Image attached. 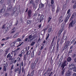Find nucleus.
<instances>
[{
    "label": "nucleus",
    "instance_id": "f3484780",
    "mask_svg": "<svg viewBox=\"0 0 76 76\" xmlns=\"http://www.w3.org/2000/svg\"><path fill=\"white\" fill-rule=\"evenodd\" d=\"M29 48H28L27 52L26 53V55H30V54L31 53V50H28Z\"/></svg>",
    "mask_w": 76,
    "mask_h": 76
},
{
    "label": "nucleus",
    "instance_id": "dca6fc26",
    "mask_svg": "<svg viewBox=\"0 0 76 76\" xmlns=\"http://www.w3.org/2000/svg\"><path fill=\"white\" fill-rule=\"evenodd\" d=\"M60 7H57V9L56 11V13H58L59 12V11H60Z\"/></svg>",
    "mask_w": 76,
    "mask_h": 76
},
{
    "label": "nucleus",
    "instance_id": "5fc2aeb1",
    "mask_svg": "<svg viewBox=\"0 0 76 76\" xmlns=\"http://www.w3.org/2000/svg\"><path fill=\"white\" fill-rule=\"evenodd\" d=\"M73 69L74 72H76V67H75L74 66V67Z\"/></svg>",
    "mask_w": 76,
    "mask_h": 76
},
{
    "label": "nucleus",
    "instance_id": "49530a36",
    "mask_svg": "<svg viewBox=\"0 0 76 76\" xmlns=\"http://www.w3.org/2000/svg\"><path fill=\"white\" fill-rule=\"evenodd\" d=\"M18 56L19 57H20V58H21V57H22V53H20V54H19L18 55Z\"/></svg>",
    "mask_w": 76,
    "mask_h": 76
},
{
    "label": "nucleus",
    "instance_id": "13d9d810",
    "mask_svg": "<svg viewBox=\"0 0 76 76\" xmlns=\"http://www.w3.org/2000/svg\"><path fill=\"white\" fill-rule=\"evenodd\" d=\"M15 31H16L15 30H14L13 31H11L10 34H13V33H15Z\"/></svg>",
    "mask_w": 76,
    "mask_h": 76
},
{
    "label": "nucleus",
    "instance_id": "aec40b11",
    "mask_svg": "<svg viewBox=\"0 0 76 76\" xmlns=\"http://www.w3.org/2000/svg\"><path fill=\"white\" fill-rule=\"evenodd\" d=\"M35 65L34 64H32L31 65V68H32V69H34V68L35 67Z\"/></svg>",
    "mask_w": 76,
    "mask_h": 76
},
{
    "label": "nucleus",
    "instance_id": "a18cd8bd",
    "mask_svg": "<svg viewBox=\"0 0 76 76\" xmlns=\"http://www.w3.org/2000/svg\"><path fill=\"white\" fill-rule=\"evenodd\" d=\"M19 68L16 69L15 70V72H16L17 71H19Z\"/></svg>",
    "mask_w": 76,
    "mask_h": 76
},
{
    "label": "nucleus",
    "instance_id": "cd10ccee",
    "mask_svg": "<svg viewBox=\"0 0 76 76\" xmlns=\"http://www.w3.org/2000/svg\"><path fill=\"white\" fill-rule=\"evenodd\" d=\"M10 15V14L9 13H5L4 15V16L5 17H7V16H9Z\"/></svg>",
    "mask_w": 76,
    "mask_h": 76
},
{
    "label": "nucleus",
    "instance_id": "72a5a7b5",
    "mask_svg": "<svg viewBox=\"0 0 76 76\" xmlns=\"http://www.w3.org/2000/svg\"><path fill=\"white\" fill-rule=\"evenodd\" d=\"M21 65L22 67L23 66V61L22 62L21 64H19L20 67H21Z\"/></svg>",
    "mask_w": 76,
    "mask_h": 76
},
{
    "label": "nucleus",
    "instance_id": "6e6552de",
    "mask_svg": "<svg viewBox=\"0 0 76 76\" xmlns=\"http://www.w3.org/2000/svg\"><path fill=\"white\" fill-rule=\"evenodd\" d=\"M7 58H9V60H12V56H11L10 54L9 53L7 55Z\"/></svg>",
    "mask_w": 76,
    "mask_h": 76
},
{
    "label": "nucleus",
    "instance_id": "09e8293b",
    "mask_svg": "<svg viewBox=\"0 0 76 76\" xmlns=\"http://www.w3.org/2000/svg\"><path fill=\"white\" fill-rule=\"evenodd\" d=\"M32 35H30L28 36V39H32Z\"/></svg>",
    "mask_w": 76,
    "mask_h": 76
},
{
    "label": "nucleus",
    "instance_id": "338daca9",
    "mask_svg": "<svg viewBox=\"0 0 76 76\" xmlns=\"http://www.w3.org/2000/svg\"><path fill=\"white\" fill-rule=\"evenodd\" d=\"M24 53V51L22 50L21 53V54H23V53Z\"/></svg>",
    "mask_w": 76,
    "mask_h": 76
},
{
    "label": "nucleus",
    "instance_id": "864d4df0",
    "mask_svg": "<svg viewBox=\"0 0 76 76\" xmlns=\"http://www.w3.org/2000/svg\"><path fill=\"white\" fill-rule=\"evenodd\" d=\"M15 11L13 12V13H11V15L13 16V15H15Z\"/></svg>",
    "mask_w": 76,
    "mask_h": 76
},
{
    "label": "nucleus",
    "instance_id": "9d476101",
    "mask_svg": "<svg viewBox=\"0 0 76 76\" xmlns=\"http://www.w3.org/2000/svg\"><path fill=\"white\" fill-rule=\"evenodd\" d=\"M66 76H71V72L70 71H68L65 74Z\"/></svg>",
    "mask_w": 76,
    "mask_h": 76
},
{
    "label": "nucleus",
    "instance_id": "c756f323",
    "mask_svg": "<svg viewBox=\"0 0 76 76\" xmlns=\"http://www.w3.org/2000/svg\"><path fill=\"white\" fill-rule=\"evenodd\" d=\"M72 60V58L70 57H68L67 59V61H70Z\"/></svg>",
    "mask_w": 76,
    "mask_h": 76
},
{
    "label": "nucleus",
    "instance_id": "7c9ffc66",
    "mask_svg": "<svg viewBox=\"0 0 76 76\" xmlns=\"http://www.w3.org/2000/svg\"><path fill=\"white\" fill-rule=\"evenodd\" d=\"M17 42H20V41H22V39L18 38L17 39Z\"/></svg>",
    "mask_w": 76,
    "mask_h": 76
},
{
    "label": "nucleus",
    "instance_id": "4be33fe9",
    "mask_svg": "<svg viewBox=\"0 0 76 76\" xmlns=\"http://www.w3.org/2000/svg\"><path fill=\"white\" fill-rule=\"evenodd\" d=\"M44 5L43 4H40L39 5V7L40 9L44 7Z\"/></svg>",
    "mask_w": 76,
    "mask_h": 76
},
{
    "label": "nucleus",
    "instance_id": "2f4dec72",
    "mask_svg": "<svg viewBox=\"0 0 76 76\" xmlns=\"http://www.w3.org/2000/svg\"><path fill=\"white\" fill-rule=\"evenodd\" d=\"M49 37H50V34H48L47 37L45 39V40H47V39H48V38H49Z\"/></svg>",
    "mask_w": 76,
    "mask_h": 76
},
{
    "label": "nucleus",
    "instance_id": "e2e57ef3",
    "mask_svg": "<svg viewBox=\"0 0 76 76\" xmlns=\"http://www.w3.org/2000/svg\"><path fill=\"white\" fill-rule=\"evenodd\" d=\"M0 2L1 3H3V2H4L3 0H0Z\"/></svg>",
    "mask_w": 76,
    "mask_h": 76
},
{
    "label": "nucleus",
    "instance_id": "69168bd1",
    "mask_svg": "<svg viewBox=\"0 0 76 76\" xmlns=\"http://www.w3.org/2000/svg\"><path fill=\"white\" fill-rule=\"evenodd\" d=\"M26 60V54H25L24 56V60Z\"/></svg>",
    "mask_w": 76,
    "mask_h": 76
},
{
    "label": "nucleus",
    "instance_id": "5701e85b",
    "mask_svg": "<svg viewBox=\"0 0 76 76\" xmlns=\"http://www.w3.org/2000/svg\"><path fill=\"white\" fill-rule=\"evenodd\" d=\"M30 3L32 4L33 6H35V3L34 2V1L32 0H31L30 1Z\"/></svg>",
    "mask_w": 76,
    "mask_h": 76
},
{
    "label": "nucleus",
    "instance_id": "603ef678",
    "mask_svg": "<svg viewBox=\"0 0 76 76\" xmlns=\"http://www.w3.org/2000/svg\"><path fill=\"white\" fill-rule=\"evenodd\" d=\"M64 29V28H61L60 31H61L62 32H63Z\"/></svg>",
    "mask_w": 76,
    "mask_h": 76
},
{
    "label": "nucleus",
    "instance_id": "c9c22d12",
    "mask_svg": "<svg viewBox=\"0 0 76 76\" xmlns=\"http://www.w3.org/2000/svg\"><path fill=\"white\" fill-rule=\"evenodd\" d=\"M51 30H52V28H49L48 30V33H50L51 32Z\"/></svg>",
    "mask_w": 76,
    "mask_h": 76
},
{
    "label": "nucleus",
    "instance_id": "412c9836",
    "mask_svg": "<svg viewBox=\"0 0 76 76\" xmlns=\"http://www.w3.org/2000/svg\"><path fill=\"white\" fill-rule=\"evenodd\" d=\"M17 61H19H19H20L22 60V59L21 58L18 57L17 58Z\"/></svg>",
    "mask_w": 76,
    "mask_h": 76
},
{
    "label": "nucleus",
    "instance_id": "de8ad7c7",
    "mask_svg": "<svg viewBox=\"0 0 76 76\" xmlns=\"http://www.w3.org/2000/svg\"><path fill=\"white\" fill-rule=\"evenodd\" d=\"M42 46L41 47V48H40V50H42V49H43V48H44V45H42Z\"/></svg>",
    "mask_w": 76,
    "mask_h": 76
},
{
    "label": "nucleus",
    "instance_id": "c03bdc74",
    "mask_svg": "<svg viewBox=\"0 0 76 76\" xmlns=\"http://www.w3.org/2000/svg\"><path fill=\"white\" fill-rule=\"evenodd\" d=\"M15 53V51H12V52H11L10 53L11 55H12V56H13V53Z\"/></svg>",
    "mask_w": 76,
    "mask_h": 76
},
{
    "label": "nucleus",
    "instance_id": "39448f33",
    "mask_svg": "<svg viewBox=\"0 0 76 76\" xmlns=\"http://www.w3.org/2000/svg\"><path fill=\"white\" fill-rule=\"evenodd\" d=\"M75 67V65L74 64H72L69 65L68 67L69 69L70 70H72Z\"/></svg>",
    "mask_w": 76,
    "mask_h": 76
},
{
    "label": "nucleus",
    "instance_id": "bf43d9fd",
    "mask_svg": "<svg viewBox=\"0 0 76 76\" xmlns=\"http://www.w3.org/2000/svg\"><path fill=\"white\" fill-rule=\"evenodd\" d=\"M67 47H68V45H66L64 48L65 49H66V48H67Z\"/></svg>",
    "mask_w": 76,
    "mask_h": 76
},
{
    "label": "nucleus",
    "instance_id": "4c0bfd02",
    "mask_svg": "<svg viewBox=\"0 0 76 76\" xmlns=\"http://www.w3.org/2000/svg\"><path fill=\"white\" fill-rule=\"evenodd\" d=\"M27 23L28 24H31V20H27Z\"/></svg>",
    "mask_w": 76,
    "mask_h": 76
},
{
    "label": "nucleus",
    "instance_id": "f704fd0d",
    "mask_svg": "<svg viewBox=\"0 0 76 76\" xmlns=\"http://www.w3.org/2000/svg\"><path fill=\"white\" fill-rule=\"evenodd\" d=\"M62 32V31H61L59 30V32L58 33V37H60V34H61Z\"/></svg>",
    "mask_w": 76,
    "mask_h": 76
},
{
    "label": "nucleus",
    "instance_id": "7ed1b4c3",
    "mask_svg": "<svg viewBox=\"0 0 76 76\" xmlns=\"http://www.w3.org/2000/svg\"><path fill=\"white\" fill-rule=\"evenodd\" d=\"M32 11L31 10H29L28 12V18H31V14H32Z\"/></svg>",
    "mask_w": 76,
    "mask_h": 76
},
{
    "label": "nucleus",
    "instance_id": "a878e982",
    "mask_svg": "<svg viewBox=\"0 0 76 76\" xmlns=\"http://www.w3.org/2000/svg\"><path fill=\"white\" fill-rule=\"evenodd\" d=\"M22 73H25V70H24V68L23 66V67L22 68Z\"/></svg>",
    "mask_w": 76,
    "mask_h": 76
},
{
    "label": "nucleus",
    "instance_id": "20e7f679",
    "mask_svg": "<svg viewBox=\"0 0 76 76\" xmlns=\"http://www.w3.org/2000/svg\"><path fill=\"white\" fill-rule=\"evenodd\" d=\"M66 34L65 32H64V33L63 34V37L62 38L64 39V40H66L67 39V37L66 36Z\"/></svg>",
    "mask_w": 76,
    "mask_h": 76
},
{
    "label": "nucleus",
    "instance_id": "e433bc0d",
    "mask_svg": "<svg viewBox=\"0 0 76 76\" xmlns=\"http://www.w3.org/2000/svg\"><path fill=\"white\" fill-rule=\"evenodd\" d=\"M8 53V51H5V52L4 54V55L5 56H6Z\"/></svg>",
    "mask_w": 76,
    "mask_h": 76
},
{
    "label": "nucleus",
    "instance_id": "3c124183",
    "mask_svg": "<svg viewBox=\"0 0 76 76\" xmlns=\"http://www.w3.org/2000/svg\"><path fill=\"white\" fill-rule=\"evenodd\" d=\"M70 10H71L70 9H69L67 11V14H69V13H70Z\"/></svg>",
    "mask_w": 76,
    "mask_h": 76
},
{
    "label": "nucleus",
    "instance_id": "473e14b6",
    "mask_svg": "<svg viewBox=\"0 0 76 76\" xmlns=\"http://www.w3.org/2000/svg\"><path fill=\"white\" fill-rule=\"evenodd\" d=\"M34 70H33L31 72V76H33L34 75Z\"/></svg>",
    "mask_w": 76,
    "mask_h": 76
},
{
    "label": "nucleus",
    "instance_id": "37998d69",
    "mask_svg": "<svg viewBox=\"0 0 76 76\" xmlns=\"http://www.w3.org/2000/svg\"><path fill=\"white\" fill-rule=\"evenodd\" d=\"M13 67H14V65H12L11 68V70H13V69H14Z\"/></svg>",
    "mask_w": 76,
    "mask_h": 76
},
{
    "label": "nucleus",
    "instance_id": "ddd939ff",
    "mask_svg": "<svg viewBox=\"0 0 76 76\" xmlns=\"http://www.w3.org/2000/svg\"><path fill=\"white\" fill-rule=\"evenodd\" d=\"M72 27H73V22L72 21L69 24V28H70Z\"/></svg>",
    "mask_w": 76,
    "mask_h": 76
},
{
    "label": "nucleus",
    "instance_id": "680f3d73",
    "mask_svg": "<svg viewBox=\"0 0 76 76\" xmlns=\"http://www.w3.org/2000/svg\"><path fill=\"white\" fill-rule=\"evenodd\" d=\"M56 39V36H54V37H53V38L52 40V41H53L54 42V40L55 39Z\"/></svg>",
    "mask_w": 76,
    "mask_h": 76
},
{
    "label": "nucleus",
    "instance_id": "a211bd4d",
    "mask_svg": "<svg viewBox=\"0 0 76 76\" xmlns=\"http://www.w3.org/2000/svg\"><path fill=\"white\" fill-rule=\"evenodd\" d=\"M18 35H19V34L18 33H16L13 36V38H16V37H18Z\"/></svg>",
    "mask_w": 76,
    "mask_h": 76
},
{
    "label": "nucleus",
    "instance_id": "f03ea898",
    "mask_svg": "<svg viewBox=\"0 0 76 76\" xmlns=\"http://www.w3.org/2000/svg\"><path fill=\"white\" fill-rule=\"evenodd\" d=\"M56 43L55 42H54L53 41H52L50 45V46L49 47V48L50 49H52V48L53 47V49L54 48V47L56 46Z\"/></svg>",
    "mask_w": 76,
    "mask_h": 76
},
{
    "label": "nucleus",
    "instance_id": "9b49d317",
    "mask_svg": "<svg viewBox=\"0 0 76 76\" xmlns=\"http://www.w3.org/2000/svg\"><path fill=\"white\" fill-rule=\"evenodd\" d=\"M3 66H4L3 70L4 71H5V72H6V67H7V66H6V64H4Z\"/></svg>",
    "mask_w": 76,
    "mask_h": 76
},
{
    "label": "nucleus",
    "instance_id": "0e129e2a",
    "mask_svg": "<svg viewBox=\"0 0 76 76\" xmlns=\"http://www.w3.org/2000/svg\"><path fill=\"white\" fill-rule=\"evenodd\" d=\"M41 52L39 51L38 53V56H39V55H40L41 54Z\"/></svg>",
    "mask_w": 76,
    "mask_h": 76
},
{
    "label": "nucleus",
    "instance_id": "58836bf2",
    "mask_svg": "<svg viewBox=\"0 0 76 76\" xmlns=\"http://www.w3.org/2000/svg\"><path fill=\"white\" fill-rule=\"evenodd\" d=\"M47 29H48V27L44 28L43 29V31H44V32H45V31H46V30H47Z\"/></svg>",
    "mask_w": 76,
    "mask_h": 76
},
{
    "label": "nucleus",
    "instance_id": "6ab92c4d",
    "mask_svg": "<svg viewBox=\"0 0 76 76\" xmlns=\"http://www.w3.org/2000/svg\"><path fill=\"white\" fill-rule=\"evenodd\" d=\"M34 50H33L32 52L31 55V58H33L34 57Z\"/></svg>",
    "mask_w": 76,
    "mask_h": 76
},
{
    "label": "nucleus",
    "instance_id": "423d86ee",
    "mask_svg": "<svg viewBox=\"0 0 76 76\" xmlns=\"http://www.w3.org/2000/svg\"><path fill=\"white\" fill-rule=\"evenodd\" d=\"M44 15H42L40 16V18L39 19V22H40V23L42 21H43L44 18Z\"/></svg>",
    "mask_w": 76,
    "mask_h": 76
},
{
    "label": "nucleus",
    "instance_id": "774afa93",
    "mask_svg": "<svg viewBox=\"0 0 76 76\" xmlns=\"http://www.w3.org/2000/svg\"><path fill=\"white\" fill-rule=\"evenodd\" d=\"M73 76H76V73L73 74Z\"/></svg>",
    "mask_w": 76,
    "mask_h": 76
},
{
    "label": "nucleus",
    "instance_id": "bb28decb",
    "mask_svg": "<svg viewBox=\"0 0 76 76\" xmlns=\"http://www.w3.org/2000/svg\"><path fill=\"white\" fill-rule=\"evenodd\" d=\"M51 19H52V18L49 17L48 18V20L47 21L48 23H49L50 22V20H51Z\"/></svg>",
    "mask_w": 76,
    "mask_h": 76
},
{
    "label": "nucleus",
    "instance_id": "f8f14e48",
    "mask_svg": "<svg viewBox=\"0 0 76 76\" xmlns=\"http://www.w3.org/2000/svg\"><path fill=\"white\" fill-rule=\"evenodd\" d=\"M76 12H75L74 13H73L71 18V20H72L73 18H75V17H76Z\"/></svg>",
    "mask_w": 76,
    "mask_h": 76
},
{
    "label": "nucleus",
    "instance_id": "2eb2a0df",
    "mask_svg": "<svg viewBox=\"0 0 76 76\" xmlns=\"http://www.w3.org/2000/svg\"><path fill=\"white\" fill-rule=\"evenodd\" d=\"M59 45H56V53H58V51H59Z\"/></svg>",
    "mask_w": 76,
    "mask_h": 76
},
{
    "label": "nucleus",
    "instance_id": "4468645a",
    "mask_svg": "<svg viewBox=\"0 0 76 76\" xmlns=\"http://www.w3.org/2000/svg\"><path fill=\"white\" fill-rule=\"evenodd\" d=\"M24 42H19V44L17 46V48H18L19 47H20V46H21L22 44H23Z\"/></svg>",
    "mask_w": 76,
    "mask_h": 76
},
{
    "label": "nucleus",
    "instance_id": "393cba45",
    "mask_svg": "<svg viewBox=\"0 0 76 76\" xmlns=\"http://www.w3.org/2000/svg\"><path fill=\"white\" fill-rule=\"evenodd\" d=\"M51 6L52 7V10L53 12H54V5H51Z\"/></svg>",
    "mask_w": 76,
    "mask_h": 76
},
{
    "label": "nucleus",
    "instance_id": "a19ab883",
    "mask_svg": "<svg viewBox=\"0 0 76 76\" xmlns=\"http://www.w3.org/2000/svg\"><path fill=\"white\" fill-rule=\"evenodd\" d=\"M62 16H61L59 18V22H61V19H62Z\"/></svg>",
    "mask_w": 76,
    "mask_h": 76
},
{
    "label": "nucleus",
    "instance_id": "c85d7f7f",
    "mask_svg": "<svg viewBox=\"0 0 76 76\" xmlns=\"http://www.w3.org/2000/svg\"><path fill=\"white\" fill-rule=\"evenodd\" d=\"M71 22H72V24H73V25H75V24L76 23V20H72Z\"/></svg>",
    "mask_w": 76,
    "mask_h": 76
},
{
    "label": "nucleus",
    "instance_id": "052dcab7",
    "mask_svg": "<svg viewBox=\"0 0 76 76\" xmlns=\"http://www.w3.org/2000/svg\"><path fill=\"white\" fill-rule=\"evenodd\" d=\"M21 72V69H20L19 71V74L20 75V72Z\"/></svg>",
    "mask_w": 76,
    "mask_h": 76
},
{
    "label": "nucleus",
    "instance_id": "0eeeda50",
    "mask_svg": "<svg viewBox=\"0 0 76 76\" xmlns=\"http://www.w3.org/2000/svg\"><path fill=\"white\" fill-rule=\"evenodd\" d=\"M70 15L69 14L66 17V18L64 20V22L65 23H66L67 22V20H69V17H70Z\"/></svg>",
    "mask_w": 76,
    "mask_h": 76
},
{
    "label": "nucleus",
    "instance_id": "6e6d98bb",
    "mask_svg": "<svg viewBox=\"0 0 76 76\" xmlns=\"http://www.w3.org/2000/svg\"><path fill=\"white\" fill-rule=\"evenodd\" d=\"M65 26V25L64 24H62L61 25V27L62 28H64Z\"/></svg>",
    "mask_w": 76,
    "mask_h": 76
},
{
    "label": "nucleus",
    "instance_id": "1a4fd4ad",
    "mask_svg": "<svg viewBox=\"0 0 76 76\" xmlns=\"http://www.w3.org/2000/svg\"><path fill=\"white\" fill-rule=\"evenodd\" d=\"M12 7L9 6L7 7V12H11L12 11Z\"/></svg>",
    "mask_w": 76,
    "mask_h": 76
},
{
    "label": "nucleus",
    "instance_id": "8fccbe9b",
    "mask_svg": "<svg viewBox=\"0 0 76 76\" xmlns=\"http://www.w3.org/2000/svg\"><path fill=\"white\" fill-rule=\"evenodd\" d=\"M20 50V48H18L16 50H15L14 51H18V50Z\"/></svg>",
    "mask_w": 76,
    "mask_h": 76
},
{
    "label": "nucleus",
    "instance_id": "4d7b16f0",
    "mask_svg": "<svg viewBox=\"0 0 76 76\" xmlns=\"http://www.w3.org/2000/svg\"><path fill=\"white\" fill-rule=\"evenodd\" d=\"M58 42H59V40L58 39L57 41L56 45H59V44H58Z\"/></svg>",
    "mask_w": 76,
    "mask_h": 76
},
{
    "label": "nucleus",
    "instance_id": "f257e3e1",
    "mask_svg": "<svg viewBox=\"0 0 76 76\" xmlns=\"http://www.w3.org/2000/svg\"><path fill=\"white\" fill-rule=\"evenodd\" d=\"M66 66V61H64L63 63L61 65V67L62 68V70H63L61 72V75H64V72H65V69H63L64 68L65 66Z\"/></svg>",
    "mask_w": 76,
    "mask_h": 76
},
{
    "label": "nucleus",
    "instance_id": "ea45409f",
    "mask_svg": "<svg viewBox=\"0 0 76 76\" xmlns=\"http://www.w3.org/2000/svg\"><path fill=\"white\" fill-rule=\"evenodd\" d=\"M34 44H35V42H32V43H31V45L33 46V45H34Z\"/></svg>",
    "mask_w": 76,
    "mask_h": 76
},
{
    "label": "nucleus",
    "instance_id": "b1692460",
    "mask_svg": "<svg viewBox=\"0 0 76 76\" xmlns=\"http://www.w3.org/2000/svg\"><path fill=\"white\" fill-rule=\"evenodd\" d=\"M5 34H6V33L8 32V31H9V28L8 27H5Z\"/></svg>",
    "mask_w": 76,
    "mask_h": 76
},
{
    "label": "nucleus",
    "instance_id": "79ce46f5",
    "mask_svg": "<svg viewBox=\"0 0 76 76\" xmlns=\"http://www.w3.org/2000/svg\"><path fill=\"white\" fill-rule=\"evenodd\" d=\"M54 0H51V3L52 4V5H53V4H54Z\"/></svg>",
    "mask_w": 76,
    "mask_h": 76
}]
</instances>
